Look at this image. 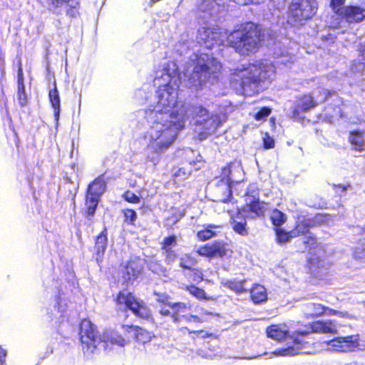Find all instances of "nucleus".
I'll list each match as a JSON object with an SVG mask.
<instances>
[{"mask_svg":"<svg viewBox=\"0 0 365 365\" xmlns=\"http://www.w3.org/2000/svg\"><path fill=\"white\" fill-rule=\"evenodd\" d=\"M181 78L175 63L163 66L155 73L154 83L158 86L156 101L145 111L149 128L144 140L150 160L168 150L189 118L187 107L177 102Z\"/></svg>","mask_w":365,"mask_h":365,"instance_id":"f257e3e1","label":"nucleus"},{"mask_svg":"<svg viewBox=\"0 0 365 365\" xmlns=\"http://www.w3.org/2000/svg\"><path fill=\"white\" fill-rule=\"evenodd\" d=\"M197 40L207 48L227 42L237 53L248 55L258 50L261 44V34L257 26L249 22L229 35L223 29L202 26L198 30Z\"/></svg>","mask_w":365,"mask_h":365,"instance_id":"f03ea898","label":"nucleus"},{"mask_svg":"<svg viewBox=\"0 0 365 365\" xmlns=\"http://www.w3.org/2000/svg\"><path fill=\"white\" fill-rule=\"evenodd\" d=\"M190 61L192 64L185 69L184 77L187 78L186 86L195 90L201 89L207 82L215 79L221 70L220 63L208 53H194Z\"/></svg>","mask_w":365,"mask_h":365,"instance_id":"7ed1b4c3","label":"nucleus"},{"mask_svg":"<svg viewBox=\"0 0 365 365\" xmlns=\"http://www.w3.org/2000/svg\"><path fill=\"white\" fill-rule=\"evenodd\" d=\"M81 341L82 349L86 356H89L97 349L99 343L103 344L106 351H110L114 346L123 347L125 340L114 331L103 332L101 341L97 338L94 325L90 320L83 319L81 324Z\"/></svg>","mask_w":365,"mask_h":365,"instance_id":"20e7f679","label":"nucleus"},{"mask_svg":"<svg viewBox=\"0 0 365 365\" xmlns=\"http://www.w3.org/2000/svg\"><path fill=\"white\" fill-rule=\"evenodd\" d=\"M288 331L285 324H274L267 327L268 337L279 341L285 339L286 344L271 353L265 352L264 355H269V358H272V356H290L301 353H309L305 350L306 343L301 339V335L298 333L299 331H297L296 336L294 334L291 336L287 335Z\"/></svg>","mask_w":365,"mask_h":365,"instance_id":"39448f33","label":"nucleus"},{"mask_svg":"<svg viewBox=\"0 0 365 365\" xmlns=\"http://www.w3.org/2000/svg\"><path fill=\"white\" fill-rule=\"evenodd\" d=\"M274 66L268 61L250 64L245 68L237 69L234 80L240 81V86L252 88L257 82L272 80L274 77Z\"/></svg>","mask_w":365,"mask_h":365,"instance_id":"423d86ee","label":"nucleus"},{"mask_svg":"<svg viewBox=\"0 0 365 365\" xmlns=\"http://www.w3.org/2000/svg\"><path fill=\"white\" fill-rule=\"evenodd\" d=\"M244 179V171L239 162H233L222 170L221 179L218 181L216 192L222 193L220 198L222 202H226L232 195V187L235 183H239Z\"/></svg>","mask_w":365,"mask_h":365,"instance_id":"0eeeda50","label":"nucleus"},{"mask_svg":"<svg viewBox=\"0 0 365 365\" xmlns=\"http://www.w3.org/2000/svg\"><path fill=\"white\" fill-rule=\"evenodd\" d=\"M192 112L197 118V124L202 125L204 130L201 135L203 138L215 133L225 120V115L220 114L210 115L207 110L202 106L195 107Z\"/></svg>","mask_w":365,"mask_h":365,"instance_id":"6e6552de","label":"nucleus"},{"mask_svg":"<svg viewBox=\"0 0 365 365\" xmlns=\"http://www.w3.org/2000/svg\"><path fill=\"white\" fill-rule=\"evenodd\" d=\"M116 302L123 309H130L134 314L142 318L150 316L148 308L142 301L137 300L130 292L126 289L119 292Z\"/></svg>","mask_w":365,"mask_h":365,"instance_id":"1a4fd4ad","label":"nucleus"},{"mask_svg":"<svg viewBox=\"0 0 365 365\" xmlns=\"http://www.w3.org/2000/svg\"><path fill=\"white\" fill-rule=\"evenodd\" d=\"M317 10L316 0H300L299 2L292 3L289 9V18L293 19L294 22H300L303 19L311 18Z\"/></svg>","mask_w":365,"mask_h":365,"instance_id":"9d476101","label":"nucleus"},{"mask_svg":"<svg viewBox=\"0 0 365 365\" xmlns=\"http://www.w3.org/2000/svg\"><path fill=\"white\" fill-rule=\"evenodd\" d=\"M106 183L101 177L94 180L88 186L86 206L88 216H93L102 194L105 192Z\"/></svg>","mask_w":365,"mask_h":365,"instance_id":"9b49d317","label":"nucleus"},{"mask_svg":"<svg viewBox=\"0 0 365 365\" xmlns=\"http://www.w3.org/2000/svg\"><path fill=\"white\" fill-rule=\"evenodd\" d=\"M246 205L238 211V215H242L244 218L255 219L264 215L267 210V205L259 200L254 195L247 194L245 199Z\"/></svg>","mask_w":365,"mask_h":365,"instance_id":"f8f14e48","label":"nucleus"},{"mask_svg":"<svg viewBox=\"0 0 365 365\" xmlns=\"http://www.w3.org/2000/svg\"><path fill=\"white\" fill-rule=\"evenodd\" d=\"M327 349L329 351L346 352L353 351L359 346V336L351 335L336 337L326 342Z\"/></svg>","mask_w":365,"mask_h":365,"instance_id":"ddd939ff","label":"nucleus"},{"mask_svg":"<svg viewBox=\"0 0 365 365\" xmlns=\"http://www.w3.org/2000/svg\"><path fill=\"white\" fill-rule=\"evenodd\" d=\"M338 331L337 324L333 320H317L309 324L304 331H298L301 339L310 333L317 334H336Z\"/></svg>","mask_w":365,"mask_h":365,"instance_id":"4468645a","label":"nucleus"},{"mask_svg":"<svg viewBox=\"0 0 365 365\" xmlns=\"http://www.w3.org/2000/svg\"><path fill=\"white\" fill-rule=\"evenodd\" d=\"M329 221V217L324 215H317L314 219H303L297 224L294 230H292V236L297 237L300 235L309 234V227H313L317 224H328Z\"/></svg>","mask_w":365,"mask_h":365,"instance_id":"2eb2a0df","label":"nucleus"},{"mask_svg":"<svg viewBox=\"0 0 365 365\" xmlns=\"http://www.w3.org/2000/svg\"><path fill=\"white\" fill-rule=\"evenodd\" d=\"M196 252L209 258L222 257L227 254L228 250L222 242H215L195 248Z\"/></svg>","mask_w":365,"mask_h":365,"instance_id":"dca6fc26","label":"nucleus"},{"mask_svg":"<svg viewBox=\"0 0 365 365\" xmlns=\"http://www.w3.org/2000/svg\"><path fill=\"white\" fill-rule=\"evenodd\" d=\"M349 24L360 23L365 19V8L359 6H346L339 14Z\"/></svg>","mask_w":365,"mask_h":365,"instance_id":"f3484780","label":"nucleus"},{"mask_svg":"<svg viewBox=\"0 0 365 365\" xmlns=\"http://www.w3.org/2000/svg\"><path fill=\"white\" fill-rule=\"evenodd\" d=\"M142 270L140 259L130 260L122 271L123 279L125 283H132L139 275Z\"/></svg>","mask_w":365,"mask_h":365,"instance_id":"a211bd4d","label":"nucleus"},{"mask_svg":"<svg viewBox=\"0 0 365 365\" xmlns=\"http://www.w3.org/2000/svg\"><path fill=\"white\" fill-rule=\"evenodd\" d=\"M326 310V307L319 303H307L302 306V312L307 319L321 316Z\"/></svg>","mask_w":365,"mask_h":365,"instance_id":"6ab92c4d","label":"nucleus"},{"mask_svg":"<svg viewBox=\"0 0 365 365\" xmlns=\"http://www.w3.org/2000/svg\"><path fill=\"white\" fill-rule=\"evenodd\" d=\"M108 238L106 229L101 232V234L96 237L95 250L96 254V260L98 262L102 261L103 256L107 247Z\"/></svg>","mask_w":365,"mask_h":365,"instance_id":"aec40b11","label":"nucleus"},{"mask_svg":"<svg viewBox=\"0 0 365 365\" xmlns=\"http://www.w3.org/2000/svg\"><path fill=\"white\" fill-rule=\"evenodd\" d=\"M49 100L51 104V106L53 109V115L55 120L56 121V124L58 125V121L60 117L61 112V105H60V96L58 93V91L57 90L56 86H55L53 89L49 91L48 93Z\"/></svg>","mask_w":365,"mask_h":365,"instance_id":"412c9836","label":"nucleus"},{"mask_svg":"<svg viewBox=\"0 0 365 365\" xmlns=\"http://www.w3.org/2000/svg\"><path fill=\"white\" fill-rule=\"evenodd\" d=\"M365 133L362 131H351L349 134V142L354 149L357 151L364 150Z\"/></svg>","mask_w":365,"mask_h":365,"instance_id":"4be33fe9","label":"nucleus"},{"mask_svg":"<svg viewBox=\"0 0 365 365\" xmlns=\"http://www.w3.org/2000/svg\"><path fill=\"white\" fill-rule=\"evenodd\" d=\"M316 101L313 97L309 95H304L302 96L298 101L297 108L294 110V114H297L299 110L306 112L317 106Z\"/></svg>","mask_w":365,"mask_h":365,"instance_id":"5701e85b","label":"nucleus"},{"mask_svg":"<svg viewBox=\"0 0 365 365\" xmlns=\"http://www.w3.org/2000/svg\"><path fill=\"white\" fill-rule=\"evenodd\" d=\"M250 293L252 299L255 304L264 302L267 299L266 289L260 284L255 285L251 289Z\"/></svg>","mask_w":365,"mask_h":365,"instance_id":"b1692460","label":"nucleus"},{"mask_svg":"<svg viewBox=\"0 0 365 365\" xmlns=\"http://www.w3.org/2000/svg\"><path fill=\"white\" fill-rule=\"evenodd\" d=\"M168 306L171 307L173 310L172 318L174 322L178 323L180 322V317L184 316L182 313L185 312L187 309V307L185 303H169Z\"/></svg>","mask_w":365,"mask_h":365,"instance_id":"393cba45","label":"nucleus"},{"mask_svg":"<svg viewBox=\"0 0 365 365\" xmlns=\"http://www.w3.org/2000/svg\"><path fill=\"white\" fill-rule=\"evenodd\" d=\"M220 228V226L214 225H208L205 229L200 230L197 233V236L200 241H205L213 236L217 235V230Z\"/></svg>","mask_w":365,"mask_h":365,"instance_id":"a878e982","label":"nucleus"},{"mask_svg":"<svg viewBox=\"0 0 365 365\" xmlns=\"http://www.w3.org/2000/svg\"><path fill=\"white\" fill-rule=\"evenodd\" d=\"M236 219H239L240 221L233 219V230L241 235H246L247 234V231L246 229V222L245 221V218L242 215H237Z\"/></svg>","mask_w":365,"mask_h":365,"instance_id":"bb28decb","label":"nucleus"},{"mask_svg":"<svg viewBox=\"0 0 365 365\" xmlns=\"http://www.w3.org/2000/svg\"><path fill=\"white\" fill-rule=\"evenodd\" d=\"M219 3L214 4L212 0H198L197 3V12H205L207 10H215V7L219 6Z\"/></svg>","mask_w":365,"mask_h":365,"instance_id":"cd10ccee","label":"nucleus"},{"mask_svg":"<svg viewBox=\"0 0 365 365\" xmlns=\"http://www.w3.org/2000/svg\"><path fill=\"white\" fill-rule=\"evenodd\" d=\"M271 220L274 225L281 226L287 220V216L285 214L278 210L272 211L271 215Z\"/></svg>","mask_w":365,"mask_h":365,"instance_id":"c85d7f7f","label":"nucleus"},{"mask_svg":"<svg viewBox=\"0 0 365 365\" xmlns=\"http://www.w3.org/2000/svg\"><path fill=\"white\" fill-rule=\"evenodd\" d=\"M276 235L279 244H284L295 237V236H292V231L288 232L282 229H276Z\"/></svg>","mask_w":365,"mask_h":365,"instance_id":"c756f323","label":"nucleus"},{"mask_svg":"<svg viewBox=\"0 0 365 365\" xmlns=\"http://www.w3.org/2000/svg\"><path fill=\"white\" fill-rule=\"evenodd\" d=\"M245 283V281H227L225 286L237 292H243L246 291Z\"/></svg>","mask_w":365,"mask_h":365,"instance_id":"7c9ffc66","label":"nucleus"},{"mask_svg":"<svg viewBox=\"0 0 365 365\" xmlns=\"http://www.w3.org/2000/svg\"><path fill=\"white\" fill-rule=\"evenodd\" d=\"M186 289L189 292L190 294L194 296L198 299H207L206 294L202 289H200L193 285L186 286Z\"/></svg>","mask_w":365,"mask_h":365,"instance_id":"2f4dec72","label":"nucleus"},{"mask_svg":"<svg viewBox=\"0 0 365 365\" xmlns=\"http://www.w3.org/2000/svg\"><path fill=\"white\" fill-rule=\"evenodd\" d=\"M50 1L56 6L61 5L63 4H67L68 6L72 8L71 15L73 16H75L76 11H74L73 9H75L78 4L77 0H50Z\"/></svg>","mask_w":365,"mask_h":365,"instance_id":"473e14b6","label":"nucleus"},{"mask_svg":"<svg viewBox=\"0 0 365 365\" xmlns=\"http://www.w3.org/2000/svg\"><path fill=\"white\" fill-rule=\"evenodd\" d=\"M190 273L186 274L190 280L195 282H199L203 280L202 273L200 270L197 269H190Z\"/></svg>","mask_w":365,"mask_h":365,"instance_id":"72a5a7b5","label":"nucleus"},{"mask_svg":"<svg viewBox=\"0 0 365 365\" xmlns=\"http://www.w3.org/2000/svg\"><path fill=\"white\" fill-rule=\"evenodd\" d=\"M195 261L192 257L189 255H185L180 258V266L184 269H190L191 267L194 265Z\"/></svg>","mask_w":365,"mask_h":365,"instance_id":"f704fd0d","label":"nucleus"},{"mask_svg":"<svg viewBox=\"0 0 365 365\" xmlns=\"http://www.w3.org/2000/svg\"><path fill=\"white\" fill-rule=\"evenodd\" d=\"M346 0H331L330 6L333 11L339 15Z\"/></svg>","mask_w":365,"mask_h":365,"instance_id":"c9c22d12","label":"nucleus"},{"mask_svg":"<svg viewBox=\"0 0 365 365\" xmlns=\"http://www.w3.org/2000/svg\"><path fill=\"white\" fill-rule=\"evenodd\" d=\"M176 244V237L175 236L165 237L163 243V249L164 250H170V249H172Z\"/></svg>","mask_w":365,"mask_h":365,"instance_id":"e433bc0d","label":"nucleus"},{"mask_svg":"<svg viewBox=\"0 0 365 365\" xmlns=\"http://www.w3.org/2000/svg\"><path fill=\"white\" fill-rule=\"evenodd\" d=\"M124 217L127 222L133 223L137 218V214L133 210L126 209L124 210Z\"/></svg>","mask_w":365,"mask_h":365,"instance_id":"4c0bfd02","label":"nucleus"},{"mask_svg":"<svg viewBox=\"0 0 365 365\" xmlns=\"http://www.w3.org/2000/svg\"><path fill=\"white\" fill-rule=\"evenodd\" d=\"M182 318H184L187 322L202 323L207 322V318L203 316H182Z\"/></svg>","mask_w":365,"mask_h":365,"instance_id":"58836bf2","label":"nucleus"},{"mask_svg":"<svg viewBox=\"0 0 365 365\" xmlns=\"http://www.w3.org/2000/svg\"><path fill=\"white\" fill-rule=\"evenodd\" d=\"M124 199L132 203H138L140 202V197L137 196L135 194H134L133 192L130 191H126L123 194Z\"/></svg>","mask_w":365,"mask_h":365,"instance_id":"ea45409f","label":"nucleus"},{"mask_svg":"<svg viewBox=\"0 0 365 365\" xmlns=\"http://www.w3.org/2000/svg\"><path fill=\"white\" fill-rule=\"evenodd\" d=\"M270 113L271 110L269 108L264 107L255 114V118L257 120H262L266 118Z\"/></svg>","mask_w":365,"mask_h":365,"instance_id":"a19ab883","label":"nucleus"},{"mask_svg":"<svg viewBox=\"0 0 365 365\" xmlns=\"http://www.w3.org/2000/svg\"><path fill=\"white\" fill-rule=\"evenodd\" d=\"M303 242L304 243L306 247H312L316 244L317 240L313 235L309 233L308 235H306L304 237Z\"/></svg>","mask_w":365,"mask_h":365,"instance_id":"79ce46f5","label":"nucleus"},{"mask_svg":"<svg viewBox=\"0 0 365 365\" xmlns=\"http://www.w3.org/2000/svg\"><path fill=\"white\" fill-rule=\"evenodd\" d=\"M326 312H324L327 315H337L340 317H348L349 314L347 312H339L337 310L326 307Z\"/></svg>","mask_w":365,"mask_h":365,"instance_id":"37998d69","label":"nucleus"},{"mask_svg":"<svg viewBox=\"0 0 365 365\" xmlns=\"http://www.w3.org/2000/svg\"><path fill=\"white\" fill-rule=\"evenodd\" d=\"M136 337L138 340L145 343L146 341L149 340L151 338V334L149 332H145V334H143V330L140 329L139 331H138Z\"/></svg>","mask_w":365,"mask_h":365,"instance_id":"c03bdc74","label":"nucleus"},{"mask_svg":"<svg viewBox=\"0 0 365 365\" xmlns=\"http://www.w3.org/2000/svg\"><path fill=\"white\" fill-rule=\"evenodd\" d=\"M264 147L266 148H272L274 146V140L269 136L267 134L265 135V136L263 138Z\"/></svg>","mask_w":365,"mask_h":365,"instance_id":"a18cd8bd","label":"nucleus"},{"mask_svg":"<svg viewBox=\"0 0 365 365\" xmlns=\"http://www.w3.org/2000/svg\"><path fill=\"white\" fill-rule=\"evenodd\" d=\"M354 257L356 259L365 261V250L358 249L354 252Z\"/></svg>","mask_w":365,"mask_h":365,"instance_id":"49530a36","label":"nucleus"},{"mask_svg":"<svg viewBox=\"0 0 365 365\" xmlns=\"http://www.w3.org/2000/svg\"><path fill=\"white\" fill-rule=\"evenodd\" d=\"M189 175V173H187L185 170V168H180L178 171L175 172V177H180V178H185L187 175Z\"/></svg>","mask_w":365,"mask_h":365,"instance_id":"de8ad7c7","label":"nucleus"},{"mask_svg":"<svg viewBox=\"0 0 365 365\" xmlns=\"http://www.w3.org/2000/svg\"><path fill=\"white\" fill-rule=\"evenodd\" d=\"M165 251L166 252L167 260L168 262H172V261H173L175 259L176 255L174 253V252L172 250V249H170V250H165Z\"/></svg>","mask_w":365,"mask_h":365,"instance_id":"09e8293b","label":"nucleus"},{"mask_svg":"<svg viewBox=\"0 0 365 365\" xmlns=\"http://www.w3.org/2000/svg\"><path fill=\"white\" fill-rule=\"evenodd\" d=\"M157 300L160 302L166 304L168 305L170 302H168V297L167 295L164 294H158V299Z\"/></svg>","mask_w":365,"mask_h":365,"instance_id":"8fccbe9b","label":"nucleus"},{"mask_svg":"<svg viewBox=\"0 0 365 365\" xmlns=\"http://www.w3.org/2000/svg\"><path fill=\"white\" fill-rule=\"evenodd\" d=\"M6 355V350H4L1 346H0V365H3Z\"/></svg>","mask_w":365,"mask_h":365,"instance_id":"3c124183","label":"nucleus"},{"mask_svg":"<svg viewBox=\"0 0 365 365\" xmlns=\"http://www.w3.org/2000/svg\"><path fill=\"white\" fill-rule=\"evenodd\" d=\"M212 315V313L202 309L201 312L200 313L199 316H203L204 317H206L207 321L209 319L210 317Z\"/></svg>","mask_w":365,"mask_h":365,"instance_id":"603ef678","label":"nucleus"},{"mask_svg":"<svg viewBox=\"0 0 365 365\" xmlns=\"http://www.w3.org/2000/svg\"><path fill=\"white\" fill-rule=\"evenodd\" d=\"M160 313L163 316H168V315H169L170 314V312L168 309H166V308H162L160 310Z\"/></svg>","mask_w":365,"mask_h":365,"instance_id":"864d4df0","label":"nucleus"},{"mask_svg":"<svg viewBox=\"0 0 365 365\" xmlns=\"http://www.w3.org/2000/svg\"><path fill=\"white\" fill-rule=\"evenodd\" d=\"M19 102L21 106H24L26 103V100L24 97H22L21 94L19 95Z\"/></svg>","mask_w":365,"mask_h":365,"instance_id":"5fc2aeb1","label":"nucleus"},{"mask_svg":"<svg viewBox=\"0 0 365 365\" xmlns=\"http://www.w3.org/2000/svg\"><path fill=\"white\" fill-rule=\"evenodd\" d=\"M310 264H311V269H314V267H320V266H319V265H316V264H315V262H314V259H312L310 260Z\"/></svg>","mask_w":365,"mask_h":365,"instance_id":"6e6d98bb","label":"nucleus"},{"mask_svg":"<svg viewBox=\"0 0 365 365\" xmlns=\"http://www.w3.org/2000/svg\"><path fill=\"white\" fill-rule=\"evenodd\" d=\"M338 187H339V188H340V189H341V191H342V192H345V191L346 190V187L345 186H344V185H339L338 186Z\"/></svg>","mask_w":365,"mask_h":365,"instance_id":"4d7b16f0","label":"nucleus"},{"mask_svg":"<svg viewBox=\"0 0 365 365\" xmlns=\"http://www.w3.org/2000/svg\"><path fill=\"white\" fill-rule=\"evenodd\" d=\"M346 365H358L356 362H351V363H349Z\"/></svg>","mask_w":365,"mask_h":365,"instance_id":"13d9d810","label":"nucleus"},{"mask_svg":"<svg viewBox=\"0 0 365 365\" xmlns=\"http://www.w3.org/2000/svg\"><path fill=\"white\" fill-rule=\"evenodd\" d=\"M187 329L186 327H184L182 329V330H187Z\"/></svg>","mask_w":365,"mask_h":365,"instance_id":"bf43d9fd","label":"nucleus"},{"mask_svg":"<svg viewBox=\"0 0 365 365\" xmlns=\"http://www.w3.org/2000/svg\"><path fill=\"white\" fill-rule=\"evenodd\" d=\"M255 357H249L247 358L248 359H254Z\"/></svg>","mask_w":365,"mask_h":365,"instance_id":"052dcab7","label":"nucleus"}]
</instances>
